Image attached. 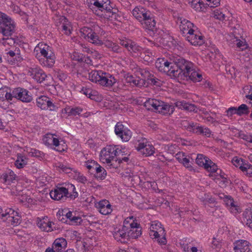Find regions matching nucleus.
I'll return each instance as SVG.
<instances>
[{"label": "nucleus", "mask_w": 252, "mask_h": 252, "mask_svg": "<svg viewBox=\"0 0 252 252\" xmlns=\"http://www.w3.org/2000/svg\"><path fill=\"white\" fill-rule=\"evenodd\" d=\"M86 3L96 15L105 19L116 18L119 11L110 0H86Z\"/></svg>", "instance_id": "obj_1"}, {"label": "nucleus", "mask_w": 252, "mask_h": 252, "mask_svg": "<svg viewBox=\"0 0 252 252\" xmlns=\"http://www.w3.org/2000/svg\"><path fill=\"white\" fill-rule=\"evenodd\" d=\"M36 52L35 57L41 65L48 68L54 66L56 56L52 47L44 43H39L34 48V53Z\"/></svg>", "instance_id": "obj_2"}, {"label": "nucleus", "mask_w": 252, "mask_h": 252, "mask_svg": "<svg viewBox=\"0 0 252 252\" xmlns=\"http://www.w3.org/2000/svg\"><path fill=\"white\" fill-rule=\"evenodd\" d=\"M174 69L171 70V77L185 80L189 76V73L193 70L194 64L180 56L173 58Z\"/></svg>", "instance_id": "obj_3"}, {"label": "nucleus", "mask_w": 252, "mask_h": 252, "mask_svg": "<svg viewBox=\"0 0 252 252\" xmlns=\"http://www.w3.org/2000/svg\"><path fill=\"white\" fill-rule=\"evenodd\" d=\"M88 78L92 82L108 87L113 86L116 82L113 75L102 70H92L89 73Z\"/></svg>", "instance_id": "obj_4"}, {"label": "nucleus", "mask_w": 252, "mask_h": 252, "mask_svg": "<svg viewBox=\"0 0 252 252\" xmlns=\"http://www.w3.org/2000/svg\"><path fill=\"white\" fill-rule=\"evenodd\" d=\"M16 23L6 14L0 11V33L3 36H11L16 32Z\"/></svg>", "instance_id": "obj_5"}, {"label": "nucleus", "mask_w": 252, "mask_h": 252, "mask_svg": "<svg viewBox=\"0 0 252 252\" xmlns=\"http://www.w3.org/2000/svg\"><path fill=\"white\" fill-rule=\"evenodd\" d=\"M124 228L126 229L128 239H136L142 234L140 224L133 216L127 217L125 220Z\"/></svg>", "instance_id": "obj_6"}, {"label": "nucleus", "mask_w": 252, "mask_h": 252, "mask_svg": "<svg viewBox=\"0 0 252 252\" xmlns=\"http://www.w3.org/2000/svg\"><path fill=\"white\" fill-rule=\"evenodd\" d=\"M150 229L149 234L152 239H157V241L160 245L166 244V233L161 223L158 221H153Z\"/></svg>", "instance_id": "obj_7"}, {"label": "nucleus", "mask_w": 252, "mask_h": 252, "mask_svg": "<svg viewBox=\"0 0 252 252\" xmlns=\"http://www.w3.org/2000/svg\"><path fill=\"white\" fill-rule=\"evenodd\" d=\"M121 153L118 146L107 145L101 151L100 159L103 163H110Z\"/></svg>", "instance_id": "obj_8"}, {"label": "nucleus", "mask_w": 252, "mask_h": 252, "mask_svg": "<svg viewBox=\"0 0 252 252\" xmlns=\"http://www.w3.org/2000/svg\"><path fill=\"white\" fill-rule=\"evenodd\" d=\"M119 43L126 48L129 54L134 58L139 57L142 53L144 52V48L130 39L126 38L120 39Z\"/></svg>", "instance_id": "obj_9"}, {"label": "nucleus", "mask_w": 252, "mask_h": 252, "mask_svg": "<svg viewBox=\"0 0 252 252\" xmlns=\"http://www.w3.org/2000/svg\"><path fill=\"white\" fill-rule=\"evenodd\" d=\"M0 217L3 221H6L9 225L13 226L18 225L21 222V217L17 212L11 208H7L3 212L2 209L0 207Z\"/></svg>", "instance_id": "obj_10"}, {"label": "nucleus", "mask_w": 252, "mask_h": 252, "mask_svg": "<svg viewBox=\"0 0 252 252\" xmlns=\"http://www.w3.org/2000/svg\"><path fill=\"white\" fill-rule=\"evenodd\" d=\"M195 161L198 165L204 167L208 171L220 174L221 170L218 169L217 165L207 157L202 154H198Z\"/></svg>", "instance_id": "obj_11"}, {"label": "nucleus", "mask_w": 252, "mask_h": 252, "mask_svg": "<svg viewBox=\"0 0 252 252\" xmlns=\"http://www.w3.org/2000/svg\"><path fill=\"white\" fill-rule=\"evenodd\" d=\"M9 97L10 101L15 98L22 102H30L32 100V96L30 92L27 90L20 87L10 90Z\"/></svg>", "instance_id": "obj_12"}, {"label": "nucleus", "mask_w": 252, "mask_h": 252, "mask_svg": "<svg viewBox=\"0 0 252 252\" xmlns=\"http://www.w3.org/2000/svg\"><path fill=\"white\" fill-rule=\"evenodd\" d=\"M136 149L145 157L153 155L155 151L154 147L146 138H142L138 141Z\"/></svg>", "instance_id": "obj_13"}, {"label": "nucleus", "mask_w": 252, "mask_h": 252, "mask_svg": "<svg viewBox=\"0 0 252 252\" xmlns=\"http://www.w3.org/2000/svg\"><path fill=\"white\" fill-rule=\"evenodd\" d=\"M115 133L123 141H128L131 136V131L124 126L121 122H118L115 126Z\"/></svg>", "instance_id": "obj_14"}, {"label": "nucleus", "mask_w": 252, "mask_h": 252, "mask_svg": "<svg viewBox=\"0 0 252 252\" xmlns=\"http://www.w3.org/2000/svg\"><path fill=\"white\" fill-rule=\"evenodd\" d=\"M186 38L190 44L194 46H200L204 42V36L197 30V28L195 29L193 32L187 35Z\"/></svg>", "instance_id": "obj_15"}, {"label": "nucleus", "mask_w": 252, "mask_h": 252, "mask_svg": "<svg viewBox=\"0 0 252 252\" xmlns=\"http://www.w3.org/2000/svg\"><path fill=\"white\" fill-rule=\"evenodd\" d=\"M172 62L168 61L164 59H158L156 62V66L160 71L167 72V74L171 76L170 72L174 68V62L173 59L172 60Z\"/></svg>", "instance_id": "obj_16"}, {"label": "nucleus", "mask_w": 252, "mask_h": 252, "mask_svg": "<svg viewBox=\"0 0 252 252\" xmlns=\"http://www.w3.org/2000/svg\"><path fill=\"white\" fill-rule=\"evenodd\" d=\"M36 104L38 107L41 109H49L51 111H54L57 108L51 101L48 97L42 95L36 99Z\"/></svg>", "instance_id": "obj_17"}, {"label": "nucleus", "mask_w": 252, "mask_h": 252, "mask_svg": "<svg viewBox=\"0 0 252 252\" xmlns=\"http://www.w3.org/2000/svg\"><path fill=\"white\" fill-rule=\"evenodd\" d=\"M65 239L60 237L56 239L52 244V248H48L45 252H63L67 247Z\"/></svg>", "instance_id": "obj_18"}, {"label": "nucleus", "mask_w": 252, "mask_h": 252, "mask_svg": "<svg viewBox=\"0 0 252 252\" xmlns=\"http://www.w3.org/2000/svg\"><path fill=\"white\" fill-rule=\"evenodd\" d=\"M131 13L133 17L140 23L151 13L150 10L141 6L135 7Z\"/></svg>", "instance_id": "obj_19"}, {"label": "nucleus", "mask_w": 252, "mask_h": 252, "mask_svg": "<svg viewBox=\"0 0 252 252\" xmlns=\"http://www.w3.org/2000/svg\"><path fill=\"white\" fill-rule=\"evenodd\" d=\"M51 198L55 200H61L64 201L67 198L66 193V188L65 186H57L53 190L50 192Z\"/></svg>", "instance_id": "obj_20"}, {"label": "nucleus", "mask_w": 252, "mask_h": 252, "mask_svg": "<svg viewBox=\"0 0 252 252\" xmlns=\"http://www.w3.org/2000/svg\"><path fill=\"white\" fill-rule=\"evenodd\" d=\"M29 73L32 78L40 83L43 82L47 77L44 71L38 66L30 67Z\"/></svg>", "instance_id": "obj_21"}, {"label": "nucleus", "mask_w": 252, "mask_h": 252, "mask_svg": "<svg viewBox=\"0 0 252 252\" xmlns=\"http://www.w3.org/2000/svg\"><path fill=\"white\" fill-rule=\"evenodd\" d=\"M52 224H54V223L47 217L41 219L38 218L37 219V225L41 231L47 232L53 231L54 228Z\"/></svg>", "instance_id": "obj_22"}, {"label": "nucleus", "mask_w": 252, "mask_h": 252, "mask_svg": "<svg viewBox=\"0 0 252 252\" xmlns=\"http://www.w3.org/2000/svg\"><path fill=\"white\" fill-rule=\"evenodd\" d=\"M179 28L181 32L185 36L193 32L197 28L192 23L185 19L181 20Z\"/></svg>", "instance_id": "obj_23"}, {"label": "nucleus", "mask_w": 252, "mask_h": 252, "mask_svg": "<svg viewBox=\"0 0 252 252\" xmlns=\"http://www.w3.org/2000/svg\"><path fill=\"white\" fill-rule=\"evenodd\" d=\"M156 23L155 17L151 13L147 18L141 23V24L145 29L154 32L157 30Z\"/></svg>", "instance_id": "obj_24"}, {"label": "nucleus", "mask_w": 252, "mask_h": 252, "mask_svg": "<svg viewBox=\"0 0 252 252\" xmlns=\"http://www.w3.org/2000/svg\"><path fill=\"white\" fill-rule=\"evenodd\" d=\"M234 252H247L250 251V243L245 240H238L233 243Z\"/></svg>", "instance_id": "obj_25"}, {"label": "nucleus", "mask_w": 252, "mask_h": 252, "mask_svg": "<svg viewBox=\"0 0 252 252\" xmlns=\"http://www.w3.org/2000/svg\"><path fill=\"white\" fill-rule=\"evenodd\" d=\"M96 207L98 211L102 215H107L110 214L112 211V206L110 202L105 199L100 201L96 204Z\"/></svg>", "instance_id": "obj_26"}, {"label": "nucleus", "mask_w": 252, "mask_h": 252, "mask_svg": "<svg viewBox=\"0 0 252 252\" xmlns=\"http://www.w3.org/2000/svg\"><path fill=\"white\" fill-rule=\"evenodd\" d=\"M126 232V228H124V222L123 226L121 228H119L118 230L114 231L113 233V237L118 242H120L122 243H125L128 240Z\"/></svg>", "instance_id": "obj_27"}, {"label": "nucleus", "mask_w": 252, "mask_h": 252, "mask_svg": "<svg viewBox=\"0 0 252 252\" xmlns=\"http://www.w3.org/2000/svg\"><path fill=\"white\" fill-rule=\"evenodd\" d=\"M17 178L14 172L10 169L6 171L0 176V179L2 182L6 185H10L14 183Z\"/></svg>", "instance_id": "obj_28"}, {"label": "nucleus", "mask_w": 252, "mask_h": 252, "mask_svg": "<svg viewBox=\"0 0 252 252\" xmlns=\"http://www.w3.org/2000/svg\"><path fill=\"white\" fill-rule=\"evenodd\" d=\"M157 112L163 115H170L174 111V107L162 101V103L159 104L157 108Z\"/></svg>", "instance_id": "obj_29"}, {"label": "nucleus", "mask_w": 252, "mask_h": 252, "mask_svg": "<svg viewBox=\"0 0 252 252\" xmlns=\"http://www.w3.org/2000/svg\"><path fill=\"white\" fill-rule=\"evenodd\" d=\"M161 103V100L154 98H149L144 102V106L148 110L157 112L158 110H157V108L159 104Z\"/></svg>", "instance_id": "obj_30"}, {"label": "nucleus", "mask_w": 252, "mask_h": 252, "mask_svg": "<svg viewBox=\"0 0 252 252\" xmlns=\"http://www.w3.org/2000/svg\"><path fill=\"white\" fill-rule=\"evenodd\" d=\"M176 105L180 109H184L189 112H198V108L193 104L189 103L184 101H180L177 102Z\"/></svg>", "instance_id": "obj_31"}, {"label": "nucleus", "mask_w": 252, "mask_h": 252, "mask_svg": "<svg viewBox=\"0 0 252 252\" xmlns=\"http://www.w3.org/2000/svg\"><path fill=\"white\" fill-rule=\"evenodd\" d=\"M19 39L16 36H4V37L0 39V43L4 47L8 48L9 46H12L15 44H18Z\"/></svg>", "instance_id": "obj_32"}, {"label": "nucleus", "mask_w": 252, "mask_h": 252, "mask_svg": "<svg viewBox=\"0 0 252 252\" xmlns=\"http://www.w3.org/2000/svg\"><path fill=\"white\" fill-rule=\"evenodd\" d=\"M65 188H66L67 198H70V200H74L78 196V193L74 185L72 184H65Z\"/></svg>", "instance_id": "obj_33"}, {"label": "nucleus", "mask_w": 252, "mask_h": 252, "mask_svg": "<svg viewBox=\"0 0 252 252\" xmlns=\"http://www.w3.org/2000/svg\"><path fill=\"white\" fill-rule=\"evenodd\" d=\"M81 93L92 100L95 101L99 100L98 93L95 90L83 87L81 91Z\"/></svg>", "instance_id": "obj_34"}, {"label": "nucleus", "mask_w": 252, "mask_h": 252, "mask_svg": "<svg viewBox=\"0 0 252 252\" xmlns=\"http://www.w3.org/2000/svg\"><path fill=\"white\" fill-rule=\"evenodd\" d=\"M59 20L62 24L61 28L62 32L66 35H70L71 33L70 30L71 25L70 22L68 21V19L64 16H61Z\"/></svg>", "instance_id": "obj_35"}, {"label": "nucleus", "mask_w": 252, "mask_h": 252, "mask_svg": "<svg viewBox=\"0 0 252 252\" xmlns=\"http://www.w3.org/2000/svg\"><path fill=\"white\" fill-rule=\"evenodd\" d=\"M191 7L196 11H202L206 7L205 1L203 0H189Z\"/></svg>", "instance_id": "obj_36"}, {"label": "nucleus", "mask_w": 252, "mask_h": 252, "mask_svg": "<svg viewBox=\"0 0 252 252\" xmlns=\"http://www.w3.org/2000/svg\"><path fill=\"white\" fill-rule=\"evenodd\" d=\"M105 47L109 49L110 51L115 53H121L123 52V48L118 44L113 42L110 40H107L104 43Z\"/></svg>", "instance_id": "obj_37"}, {"label": "nucleus", "mask_w": 252, "mask_h": 252, "mask_svg": "<svg viewBox=\"0 0 252 252\" xmlns=\"http://www.w3.org/2000/svg\"><path fill=\"white\" fill-rule=\"evenodd\" d=\"M65 217L69 220V223L71 225H78L82 221V219L81 217L73 215L71 211H68L65 214Z\"/></svg>", "instance_id": "obj_38"}, {"label": "nucleus", "mask_w": 252, "mask_h": 252, "mask_svg": "<svg viewBox=\"0 0 252 252\" xmlns=\"http://www.w3.org/2000/svg\"><path fill=\"white\" fill-rule=\"evenodd\" d=\"M8 61L11 64H15L22 60L19 54H16L14 51L10 50L6 53Z\"/></svg>", "instance_id": "obj_39"}, {"label": "nucleus", "mask_w": 252, "mask_h": 252, "mask_svg": "<svg viewBox=\"0 0 252 252\" xmlns=\"http://www.w3.org/2000/svg\"><path fill=\"white\" fill-rule=\"evenodd\" d=\"M193 133L209 137L211 134V131L209 128L203 126H199L197 124Z\"/></svg>", "instance_id": "obj_40"}, {"label": "nucleus", "mask_w": 252, "mask_h": 252, "mask_svg": "<svg viewBox=\"0 0 252 252\" xmlns=\"http://www.w3.org/2000/svg\"><path fill=\"white\" fill-rule=\"evenodd\" d=\"M190 80L193 82H200L202 80V74L198 71H196L193 68V70L189 73V76L185 78V80Z\"/></svg>", "instance_id": "obj_41"}, {"label": "nucleus", "mask_w": 252, "mask_h": 252, "mask_svg": "<svg viewBox=\"0 0 252 252\" xmlns=\"http://www.w3.org/2000/svg\"><path fill=\"white\" fill-rule=\"evenodd\" d=\"M197 123L186 120H182L180 122L181 126L189 132H193Z\"/></svg>", "instance_id": "obj_42"}, {"label": "nucleus", "mask_w": 252, "mask_h": 252, "mask_svg": "<svg viewBox=\"0 0 252 252\" xmlns=\"http://www.w3.org/2000/svg\"><path fill=\"white\" fill-rule=\"evenodd\" d=\"M126 80L128 82L138 87H142L145 86L144 81L141 80L139 77H134L132 75L128 76L126 77Z\"/></svg>", "instance_id": "obj_43"}, {"label": "nucleus", "mask_w": 252, "mask_h": 252, "mask_svg": "<svg viewBox=\"0 0 252 252\" xmlns=\"http://www.w3.org/2000/svg\"><path fill=\"white\" fill-rule=\"evenodd\" d=\"M87 40L95 45L100 46L103 44L102 40L99 38L97 33L94 31L89 35Z\"/></svg>", "instance_id": "obj_44"}, {"label": "nucleus", "mask_w": 252, "mask_h": 252, "mask_svg": "<svg viewBox=\"0 0 252 252\" xmlns=\"http://www.w3.org/2000/svg\"><path fill=\"white\" fill-rule=\"evenodd\" d=\"M244 222L249 226L252 223V208H247L243 213Z\"/></svg>", "instance_id": "obj_45"}, {"label": "nucleus", "mask_w": 252, "mask_h": 252, "mask_svg": "<svg viewBox=\"0 0 252 252\" xmlns=\"http://www.w3.org/2000/svg\"><path fill=\"white\" fill-rule=\"evenodd\" d=\"M180 163L182 164L185 167L190 171L194 170V169L192 166L193 161L189 156L187 155L185 157V158L182 161V162H181Z\"/></svg>", "instance_id": "obj_46"}, {"label": "nucleus", "mask_w": 252, "mask_h": 252, "mask_svg": "<svg viewBox=\"0 0 252 252\" xmlns=\"http://www.w3.org/2000/svg\"><path fill=\"white\" fill-rule=\"evenodd\" d=\"M136 71L138 74L141 75L142 77V78H140L141 80H143V81H144L145 86H147V81L149 77H150L151 73L147 69L141 68L140 67L136 69Z\"/></svg>", "instance_id": "obj_47"}, {"label": "nucleus", "mask_w": 252, "mask_h": 252, "mask_svg": "<svg viewBox=\"0 0 252 252\" xmlns=\"http://www.w3.org/2000/svg\"><path fill=\"white\" fill-rule=\"evenodd\" d=\"M65 110L68 116H76L82 112L83 109L80 107H74L66 108Z\"/></svg>", "instance_id": "obj_48"}, {"label": "nucleus", "mask_w": 252, "mask_h": 252, "mask_svg": "<svg viewBox=\"0 0 252 252\" xmlns=\"http://www.w3.org/2000/svg\"><path fill=\"white\" fill-rule=\"evenodd\" d=\"M27 159L25 156L20 154L18 155L15 165L17 168H23L27 164Z\"/></svg>", "instance_id": "obj_49"}, {"label": "nucleus", "mask_w": 252, "mask_h": 252, "mask_svg": "<svg viewBox=\"0 0 252 252\" xmlns=\"http://www.w3.org/2000/svg\"><path fill=\"white\" fill-rule=\"evenodd\" d=\"M55 167L57 170L65 173H69L72 170L70 167L68 166L67 165L64 164L62 162L56 163Z\"/></svg>", "instance_id": "obj_50"}, {"label": "nucleus", "mask_w": 252, "mask_h": 252, "mask_svg": "<svg viewBox=\"0 0 252 252\" xmlns=\"http://www.w3.org/2000/svg\"><path fill=\"white\" fill-rule=\"evenodd\" d=\"M146 84L147 86L148 84H151L159 87L161 85L162 82L159 79L155 77L154 74L151 73L150 77H149L147 81Z\"/></svg>", "instance_id": "obj_51"}, {"label": "nucleus", "mask_w": 252, "mask_h": 252, "mask_svg": "<svg viewBox=\"0 0 252 252\" xmlns=\"http://www.w3.org/2000/svg\"><path fill=\"white\" fill-rule=\"evenodd\" d=\"M139 57L147 62H152L153 59L152 53L150 50L146 49H144V52L142 53Z\"/></svg>", "instance_id": "obj_52"}, {"label": "nucleus", "mask_w": 252, "mask_h": 252, "mask_svg": "<svg viewBox=\"0 0 252 252\" xmlns=\"http://www.w3.org/2000/svg\"><path fill=\"white\" fill-rule=\"evenodd\" d=\"M93 31V29L90 28L84 27L80 30L81 36L87 39Z\"/></svg>", "instance_id": "obj_53"}, {"label": "nucleus", "mask_w": 252, "mask_h": 252, "mask_svg": "<svg viewBox=\"0 0 252 252\" xmlns=\"http://www.w3.org/2000/svg\"><path fill=\"white\" fill-rule=\"evenodd\" d=\"M237 108V115L242 116L243 115H247L250 113V110L248 106L245 104H242Z\"/></svg>", "instance_id": "obj_54"}, {"label": "nucleus", "mask_w": 252, "mask_h": 252, "mask_svg": "<svg viewBox=\"0 0 252 252\" xmlns=\"http://www.w3.org/2000/svg\"><path fill=\"white\" fill-rule=\"evenodd\" d=\"M189 240L187 238H184L180 240L179 244L181 248L184 252H189Z\"/></svg>", "instance_id": "obj_55"}, {"label": "nucleus", "mask_w": 252, "mask_h": 252, "mask_svg": "<svg viewBox=\"0 0 252 252\" xmlns=\"http://www.w3.org/2000/svg\"><path fill=\"white\" fill-rule=\"evenodd\" d=\"M54 135H55L51 133H47L45 134L42 138L43 143L46 145L51 146L52 143V139L53 138Z\"/></svg>", "instance_id": "obj_56"}, {"label": "nucleus", "mask_w": 252, "mask_h": 252, "mask_svg": "<svg viewBox=\"0 0 252 252\" xmlns=\"http://www.w3.org/2000/svg\"><path fill=\"white\" fill-rule=\"evenodd\" d=\"M97 163L94 160H88L85 162V166L88 169L89 172L92 174L93 173V171L96 166V165Z\"/></svg>", "instance_id": "obj_57"}, {"label": "nucleus", "mask_w": 252, "mask_h": 252, "mask_svg": "<svg viewBox=\"0 0 252 252\" xmlns=\"http://www.w3.org/2000/svg\"><path fill=\"white\" fill-rule=\"evenodd\" d=\"M236 41L237 47L240 48L242 51L248 48V45L244 39H243L242 40L237 39Z\"/></svg>", "instance_id": "obj_58"}, {"label": "nucleus", "mask_w": 252, "mask_h": 252, "mask_svg": "<svg viewBox=\"0 0 252 252\" xmlns=\"http://www.w3.org/2000/svg\"><path fill=\"white\" fill-rule=\"evenodd\" d=\"M246 161L245 159L235 157L232 159V162L234 166L239 167L240 169V166H242Z\"/></svg>", "instance_id": "obj_59"}, {"label": "nucleus", "mask_w": 252, "mask_h": 252, "mask_svg": "<svg viewBox=\"0 0 252 252\" xmlns=\"http://www.w3.org/2000/svg\"><path fill=\"white\" fill-rule=\"evenodd\" d=\"M29 154L32 157H42L43 153L35 149L31 148L29 151H28Z\"/></svg>", "instance_id": "obj_60"}, {"label": "nucleus", "mask_w": 252, "mask_h": 252, "mask_svg": "<svg viewBox=\"0 0 252 252\" xmlns=\"http://www.w3.org/2000/svg\"><path fill=\"white\" fill-rule=\"evenodd\" d=\"M205 5L210 7H216L220 4V0H203Z\"/></svg>", "instance_id": "obj_61"}, {"label": "nucleus", "mask_w": 252, "mask_h": 252, "mask_svg": "<svg viewBox=\"0 0 252 252\" xmlns=\"http://www.w3.org/2000/svg\"><path fill=\"white\" fill-rule=\"evenodd\" d=\"M101 169L102 170H101L99 172H97L96 174L94 176L95 178L97 180H103L106 176L107 172L106 170L103 167Z\"/></svg>", "instance_id": "obj_62"}, {"label": "nucleus", "mask_w": 252, "mask_h": 252, "mask_svg": "<svg viewBox=\"0 0 252 252\" xmlns=\"http://www.w3.org/2000/svg\"><path fill=\"white\" fill-rule=\"evenodd\" d=\"M9 92L8 93L4 91V89H0V101H2L7 100L8 101H10V97H9Z\"/></svg>", "instance_id": "obj_63"}, {"label": "nucleus", "mask_w": 252, "mask_h": 252, "mask_svg": "<svg viewBox=\"0 0 252 252\" xmlns=\"http://www.w3.org/2000/svg\"><path fill=\"white\" fill-rule=\"evenodd\" d=\"M245 92L248 91L249 94L246 95V97L252 101L250 102L252 104V85H247L245 86L244 88Z\"/></svg>", "instance_id": "obj_64"}]
</instances>
